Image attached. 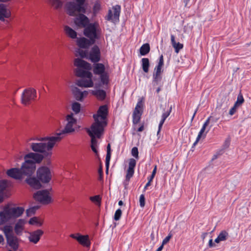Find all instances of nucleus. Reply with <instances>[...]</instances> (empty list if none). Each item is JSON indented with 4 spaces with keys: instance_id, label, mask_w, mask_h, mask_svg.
Segmentation results:
<instances>
[{
    "instance_id": "nucleus-18",
    "label": "nucleus",
    "mask_w": 251,
    "mask_h": 251,
    "mask_svg": "<svg viewBox=\"0 0 251 251\" xmlns=\"http://www.w3.org/2000/svg\"><path fill=\"white\" fill-rule=\"evenodd\" d=\"M43 234L44 231L40 229L30 232L28 239L30 242L36 244L39 241Z\"/></svg>"
},
{
    "instance_id": "nucleus-47",
    "label": "nucleus",
    "mask_w": 251,
    "mask_h": 251,
    "mask_svg": "<svg viewBox=\"0 0 251 251\" xmlns=\"http://www.w3.org/2000/svg\"><path fill=\"white\" fill-rule=\"evenodd\" d=\"M90 200L93 202L100 203L101 201V198L100 195H95L94 196L90 197Z\"/></svg>"
},
{
    "instance_id": "nucleus-20",
    "label": "nucleus",
    "mask_w": 251,
    "mask_h": 251,
    "mask_svg": "<svg viewBox=\"0 0 251 251\" xmlns=\"http://www.w3.org/2000/svg\"><path fill=\"white\" fill-rule=\"evenodd\" d=\"M72 93L75 99L78 101H82L85 96L87 94V92L84 91L83 92L76 87H75L72 89Z\"/></svg>"
},
{
    "instance_id": "nucleus-38",
    "label": "nucleus",
    "mask_w": 251,
    "mask_h": 251,
    "mask_svg": "<svg viewBox=\"0 0 251 251\" xmlns=\"http://www.w3.org/2000/svg\"><path fill=\"white\" fill-rule=\"evenodd\" d=\"M244 99L243 96L241 93L240 92L237 96V100L235 102L234 104H235V106L239 107L244 103Z\"/></svg>"
},
{
    "instance_id": "nucleus-59",
    "label": "nucleus",
    "mask_w": 251,
    "mask_h": 251,
    "mask_svg": "<svg viewBox=\"0 0 251 251\" xmlns=\"http://www.w3.org/2000/svg\"><path fill=\"white\" fill-rule=\"evenodd\" d=\"M134 173V169H128L127 170V173L126 175H127L129 176H132Z\"/></svg>"
},
{
    "instance_id": "nucleus-61",
    "label": "nucleus",
    "mask_w": 251,
    "mask_h": 251,
    "mask_svg": "<svg viewBox=\"0 0 251 251\" xmlns=\"http://www.w3.org/2000/svg\"><path fill=\"white\" fill-rule=\"evenodd\" d=\"M171 43H172V46H173L174 45H175V44H176V42L175 41V37L174 35L172 34L171 35Z\"/></svg>"
},
{
    "instance_id": "nucleus-37",
    "label": "nucleus",
    "mask_w": 251,
    "mask_h": 251,
    "mask_svg": "<svg viewBox=\"0 0 251 251\" xmlns=\"http://www.w3.org/2000/svg\"><path fill=\"white\" fill-rule=\"evenodd\" d=\"M8 187V182L6 179L0 180V192L4 193V191Z\"/></svg>"
},
{
    "instance_id": "nucleus-22",
    "label": "nucleus",
    "mask_w": 251,
    "mask_h": 251,
    "mask_svg": "<svg viewBox=\"0 0 251 251\" xmlns=\"http://www.w3.org/2000/svg\"><path fill=\"white\" fill-rule=\"evenodd\" d=\"M76 84L80 87H92L94 86V82L92 79H80L77 80Z\"/></svg>"
},
{
    "instance_id": "nucleus-9",
    "label": "nucleus",
    "mask_w": 251,
    "mask_h": 251,
    "mask_svg": "<svg viewBox=\"0 0 251 251\" xmlns=\"http://www.w3.org/2000/svg\"><path fill=\"white\" fill-rule=\"evenodd\" d=\"M86 0H75V2L70 1L67 4V13L71 16H75V11L85 13L86 12Z\"/></svg>"
},
{
    "instance_id": "nucleus-8",
    "label": "nucleus",
    "mask_w": 251,
    "mask_h": 251,
    "mask_svg": "<svg viewBox=\"0 0 251 251\" xmlns=\"http://www.w3.org/2000/svg\"><path fill=\"white\" fill-rule=\"evenodd\" d=\"M93 63L92 69L94 74L99 75L102 84L107 85L109 83V76L108 73L106 71L104 64L99 62Z\"/></svg>"
},
{
    "instance_id": "nucleus-55",
    "label": "nucleus",
    "mask_w": 251,
    "mask_h": 251,
    "mask_svg": "<svg viewBox=\"0 0 251 251\" xmlns=\"http://www.w3.org/2000/svg\"><path fill=\"white\" fill-rule=\"evenodd\" d=\"M230 139L229 138H227V139H226V140H225L224 144H223V148L224 149H226L227 148L229 145H230Z\"/></svg>"
},
{
    "instance_id": "nucleus-11",
    "label": "nucleus",
    "mask_w": 251,
    "mask_h": 251,
    "mask_svg": "<svg viewBox=\"0 0 251 251\" xmlns=\"http://www.w3.org/2000/svg\"><path fill=\"white\" fill-rule=\"evenodd\" d=\"M33 198L39 203L43 204H48L52 201L48 189L39 190L33 195Z\"/></svg>"
},
{
    "instance_id": "nucleus-41",
    "label": "nucleus",
    "mask_w": 251,
    "mask_h": 251,
    "mask_svg": "<svg viewBox=\"0 0 251 251\" xmlns=\"http://www.w3.org/2000/svg\"><path fill=\"white\" fill-rule=\"evenodd\" d=\"M50 2L56 9L61 8L62 6V2L60 0H50Z\"/></svg>"
},
{
    "instance_id": "nucleus-34",
    "label": "nucleus",
    "mask_w": 251,
    "mask_h": 251,
    "mask_svg": "<svg viewBox=\"0 0 251 251\" xmlns=\"http://www.w3.org/2000/svg\"><path fill=\"white\" fill-rule=\"evenodd\" d=\"M28 224L31 225H35L38 226H41L43 225V222L39 221L37 217H33L29 219Z\"/></svg>"
},
{
    "instance_id": "nucleus-51",
    "label": "nucleus",
    "mask_w": 251,
    "mask_h": 251,
    "mask_svg": "<svg viewBox=\"0 0 251 251\" xmlns=\"http://www.w3.org/2000/svg\"><path fill=\"white\" fill-rule=\"evenodd\" d=\"M141 116H139V115H136L135 116L132 115V123L133 125L137 124L140 121Z\"/></svg>"
},
{
    "instance_id": "nucleus-3",
    "label": "nucleus",
    "mask_w": 251,
    "mask_h": 251,
    "mask_svg": "<svg viewBox=\"0 0 251 251\" xmlns=\"http://www.w3.org/2000/svg\"><path fill=\"white\" fill-rule=\"evenodd\" d=\"M48 166L39 167L36 171V176L27 177L25 182L33 189L39 190L43 188V184H48L52 178L50 169Z\"/></svg>"
},
{
    "instance_id": "nucleus-39",
    "label": "nucleus",
    "mask_w": 251,
    "mask_h": 251,
    "mask_svg": "<svg viewBox=\"0 0 251 251\" xmlns=\"http://www.w3.org/2000/svg\"><path fill=\"white\" fill-rule=\"evenodd\" d=\"M163 72V69L162 68L155 67L153 73V76H162V74Z\"/></svg>"
},
{
    "instance_id": "nucleus-62",
    "label": "nucleus",
    "mask_w": 251,
    "mask_h": 251,
    "mask_svg": "<svg viewBox=\"0 0 251 251\" xmlns=\"http://www.w3.org/2000/svg\"><path fill=\"white\" fill-rule=\"evenodd\" d=\"M202 178H203V175L201 173L199 175H198V180H200V183L201 184V181L202 180Z\"/></svg>"
},
{
    "instance_id": "nucleus-14",
    "label": "nucleus",
    "mask_w": 251,
    "mask_h": 251,
    "mask_svg": "<svg viewBox=\"0 0 251 251\" xmlns=\"http://www.w3.org/2000/svg\"><path fill=\"white\" fill-rule=\"evenodd\" d=\"M90 23L89 19L83 13L78 15L74 19V24L78 28L84 29Z\"/></svg>"
},
{
    "instance_id": "nucleus-10",
    "label": "nucleus",
    "mask_w": 251,
    "mask_h": 251,
    "mask_svg": "<svg viewBox=\"0 0 251 251\" xmlns=\"http://www.w3.org/2000/svg\"><path fill=\"white\" fill-rule=\"evenodd\" d=\"M67 121V124L65 126L64 129L61 132L56 133L55 136L59 137L60 140L62 138L63 136L66 134L71 133L75 131V129L73 128V126L76 124V119L74 117L73 113L68 114L66 118Z\"/></svg>"
},
{
    "instance_id": "nucleus-15",
    "label": "nucleus",
    "mask_w": 251,
    "mask_h": 251,
    "mask_svg": "<svg viewBox=\"0 0 251 251\" xmlns=\"http://www.w3.org/2000/svg\"><path fill=\"white\" fill-rule=\"evenodd\" d=\"M76 43L80 49H88L90 46L94 45L96 42L86 37H81L77 38Z\"/></svg>"
},
{
    "instance_id": "nucleus-44",
    "label": "nucleus",
    "mask_w": 251,
    "mask_h": 251,
    "mask_svg": "<svg viewBox=\"0 0 251 251\" xmlns=\"http://www.w3.org/2000/svg\"><path fill=\"white\" fill-rule=\"evenodd\" d=\"M131 153L132 155L134 157H135L136 159L139 158V151L137 147H134L133 148H132Z\"/></svg>"
},
{
    "instance_id": "nucleus-32",
    "label": "nucleus",
    "mask_w": 251,
    "mask_h": 251,
    "mask_svg": "<svg viewBox=\"0 0 251 251\" xmlns=\"http://www.w3.org/2000/svg\"><path fill=\"white\" fill-rule=\"evenodd\" d=\"M114 10L113 18L115 20H119L120 14L121 12V7L120 5H116L113 7Z\"/></svg>"
},
{
    "instance_id": "nucleus-23",
    "label": "nucleus",
    "mask_w": 251,
    "mask_h": 251,
    "mask_svg": "<svg viewBox=\"0 0 251 251\" xmlns=\"http://www.w3.org/2000/svg\"><path fill=\"white\" fill-rule=\"evenodd\" d=\"M25 220L24 219H19L14 226V231L17 235H21L22 234L23 230H24V225L25 224Z\"/></svg>"
},
{
    "instance_id": "nucleus-21",
    "label": "nucleus",
    "mask_w": 251,
    "mask_h": 251,
    "mask_svg": "<svg viewBox=\"0 0 251 251\" xmlns=\"http://www.w3.org/2000/svg\"><path fill=\"white\" fill-rule=\"evenodd\" d=\"M143 98L139 99L133 111L132 115L135 116L136 115H139V116H141L143 112Z\"/></svg>"
},
{
    "instance_id": "nucleus-24",
    "label": "nucleus",
    "mask_w": 251,
    "mask_h": 251,
    "mask_svg": "<svg viewBox=\"0 0 251 251\" xmlns=\"http://www.w3.org/2000/svg\"><path fill=\"white\" fill-rule=\"evenodd\" d=\"M89 136L91 137V148L92 150V151L95 153L96 156L99 158V159H100L98 151L97 149L98 146H97V140L95 139V137L98 138L95 134H93L92 136H91L90 135Z\"/></svg>"
},
{
    "instance_id": "nucleus-13",
    "label": "nucleus",
    "mask_w": 251,
    "mask_h": 251,
    "mask_svg": "<svg viewBox=\"0 0 251 251\" xmlns=\"http://www.w3.org/2000/svg\"><path fill=\"white\" fill-rule=\"evenodd\" d=\"M86 59L90 60L92 63L99 62L100 61V50L98 45H94L91 48L90 51L87 53Z\"/></svg>"
},
{
    "instance_id": "nucleus-48",
    "label": "nucleus",
    "mask_w": 251,
    "mask_h": 251,
    "mask_svg": "<svg viewBox=\"0 0 251 251\" xmlns=\"http://www.w3.org/2000/svg\"><path fill=\"white\" fill-rule=\"evenodd\" d=\"M136 161L133 158H130L129 160L128 169H134L136 166Z\"/></svg>"
},
{
    "instance_id": "nucleus-4",
    "label": "nucleus",
    "mask_w": 251,
    "mask_h": 251,
    "mask_svg": "<svg viewBox=\"0 0 251 251\" xmlns=\"http://www.w3.org/2000/svg\"><path fill=\"white\" fill-rule=\"evenodd\" d=\"M24 159L25 161L20 168L23 176L32 177L36 170V164L42 162L43 157L39 153L30 152L24 156Z\"/></svg>"
},
{
    "instance_id": "nucleus-58",
    "label": "nucleus",
    "mask_w": 251,
    "mask_h": 251,
    "mask_svg": "<svg viewBox=\"0 0 251 251\" xmlns=\"http://www.w3.org/2000/svg\"><path fill=\"white\" fill-rule=\"evenodd\" d=\"M164 123H163L162 122L160 121L159 125H158V131H157V136H159V135L160 134V131L161 130V128L162 127V126L163 125Z\"/></svg>"
},
{
    "instance_id": "nucleus-26",
    "label": "nucleus",
    "mask_w": 251,
    "mask_h": 251,
    "mask_svg": "<svg viewBox=\"0 0 251 251\" xmlns=\"http://www.w3.org/2000/svg\"><path fill=\"white\" fill-rule=\"evenodd\" d=\"M64 30L66 34L72 39H77V33L72 28L68 25H65Z\"/></svg>"
},
{
    "instance_id": "nucleus-35",
    "label": "nucleus",
    "mask_w": 251,
    "mask_h": 251,
    "mask_svg": "<svg viewBox=\"0 0 251 251\" xmlns=\"http://www.w3.org/2000/svg\"><path fill=\"white\" fill-rule=\"evenodd\" d=\"M172 109V105L170 106L168 105V109L166 111L164 110V112L163 113L162 116H161V119L160 120L161 122H162L163 123H164L167 118L170 115V113H171Z\"/></svg>"
},
{
    "instance_id": "nucleus-50",
    "label": "nucleus",
    "mask_w": 251,
    "mask_h": 251,
    "mask_svg": "<svg viewBox=\"0 0 251 251\" xmlns=\"http://www.w3.org/2000/svg\"><path fill=\"white\" fill-rule=\"evenodd\" d=\"M35 211L34 210V208H33L32 207L27 209L26 210V214L27 217H30L32 215L35 214Z\"/></svg>"
},
{
    "instance_id": "nucleus-12",
    "label": "nucleus",
    "mask_w": 251,
    "mask_h": 251,
    "mask_svg": "<svg viewBox=\"0 0 251 251\" xmlns=\"http://www.w3.org/2000/svg\"><path fill=\"white\" fill-rule=\"evenodd\" d=\"M36 96V91L35 89L33 88L25 89L22 95V102L25 105L29 104L32 100L35 99Z\"/></svg>"
},
{
    "instance_id": "nucleus-31",
    "label": "nucleus",
    "mask_w": 251,
    "mask_h": 251,
    "mask_svg": "<svg viewBox=\"0 0 251 251\" xmlns=\"http://www.w3.org/2000/svg\"><path fill=\"white\" fill-rule=\"evenodd\" d=\"M203 133H204L203 126H202L201 129L198 134V135L196 138L195 142L193 143L191 150L188 152L189 154H190L191 152H193L194 151V149L195 147L198 144V143L200 141V139L202 137V136L203 134Z\"/></svg>"
},
{
    "instance_id": "nucleus-36",
    "label": "nucleus",
    "mask_w": 251,
    "mask_h": 251,
    "mask_svg": "<svg viewBox=\"0 0 251 251\" xmlns=\"http://www.w3.org/2000/svg\"><path fill=\"white\" fill-rule=\"evenodd\" d=\"M81 104L78 102L75 101L72 104V110L75 114H78L80 112L81 110Z\"/></svg>"
},
{
    "instance_id": "nucleus-30",
    "label": "nucleus",
    "mask_w": 251,
    "mask_h": 251,
    "mask_svg": "<svg viewBox=\"0 0 251 251\" xmlns=\"http://www.w3.org/2000/svg\"><path fill=\"white\" fill-rule=\"evenodd\" d=\"M2 231L5 236L6 239L11 237V236L14 235L13 233V228L10 225L5 226L2 229Z\"/></svg>"
},
{
    "instance_id": "nucleus-56",
    "label": "nucleus",
    "mask_w": 251,
    "mask_h": 251,
    "mask_svg": "<svg viewBox=\"0 0 251 251\" xmlns=\"http://www.w3.org/2000/svg\"><path fill=\"white\" fill-rule=\"evenodd\" d=\"M239 107L237 106H235V104H234L233 106L230 109L229 111V114L230 115H233L236 112L237 108Z\"/></svg>"
},
{
    "instance_id": "nucleus-60",
    "label": "nucleus",
    "mask_w": 251,
    "mask_h": 251,
    "mask_svg": "<svg viewBox=\"0 0 251 251\" xmlns=\"http://www.w3.org/2000/svg\"><path fill=\"white\" fill-rule=\"evenodd\" d=\"M5 195V193L0 192V203L4 201Z\"/></svg>"
},
{
    "instance_id": "nucleus-17",
    "label": "nucleus",
    "mask_w": 251,
    "mask_h": 251,
    "mask_svg": "<svg viewBox=\"0 0 251 251\" xmlns=\"http://www.w3.org/2000/svg\"><path fill=\"white\" fill-rule=\"evenodd\" d=\"M6 175L16 180H22L23 176L20 168H12L6 171Z\"/></svg>"
},
{
    "instance_id": "nucleus-46",
    "label": "nucleus",
    "mask_w": 251,
    "mask_h": 251,
    "mask_svg": "<svg viewBox=\"0 0 251 251\" xmlns=\"http://www.w3.org/2000/svg\"><path fill=\"white\" fill-rule=\"evenodd\" d=\"M173 47L175 49V52L176 53H178L180 50L183 48V45L182 44L178 42L175 44Z\"/></svg>"
},
{
    "instance_id": "nucleus-16",
    "label": "nucleus",
    "mask_w": 251,
    "mask_h": 251,
    "mask_svg": "<svg viewBox=\"0 0 251 251\" xmlns=\"http://www.w3.org/2000/svg\"><path fill=\"white\" fill-rule=\"evenodd\" d=\"M70 236L75 239L80 244L84 247H89L91 242L87 235H83L80 233L71 234Z\"/></svg>"
},
{
    "instance_id": "nucleus-52",
    "label": "nucleus",
    "mask_w": 251,
    "mask_h": 251,
    "mask_svg": "<svg viewBox=\"0 0 251 251\" xmlns=\"http://www.w3.org/2000/svg\"><path fill=\"white\" fill-rule=\"evenodd\" d=\"M172 237V234L171 233H169V234L163 239L162 244L164 246V245L169 242Z\"/></svg>"
},
{
    "instance_id": "nucleus-43",
    "label": "nucleus",
    "mask_w": 251,
    "mask_h": 251,
    "mask_svg": "<svg viewBox=\"0 0 251 251\" xmlns=\"http://www.w3.org/2000/svg\"><path fill=\"white\" fill-rule=\"evenodd\" d=\"M122 211L120 208L118 209L115 212L114 216V219L115 221H119L122 216Z\"/></svg>"
},
{
    "instance_id": "nucleus-25",
    "label": "nucleus",
    "mask_w": 251,
    "mask_h": 251,
    "mask_svg": "<svg viewBox=\"0 0 251 251\" xmlns=\"http://www.w3.org/2000/svg\"><path fill=\"white\" fill-rule=\"evenodd\" d=\"M92 93L100 100H104L106 97V91L103 89H99L93 91Z\"/></svg>"
},
{
    "instance_id": "nucleus-29",
    "label": "nucleus",
    "mask_w": 251,
    "mask_h": 251,
    "mask_svg": "<svg viewBox=\"0 0 251 251\" xmlns=\"http://www.w3.org/2000/svg\"><path fill=\"white\" fill-rule=\"evenodd\" d=\"M141 63L143 71L146 73H148L150 67L149 59L148 58H143L141 60Z\"/></svg>"
},
{
    "instance_id": "nucleus-64",
    "label": "nucleus",
    "mask_w": 251,
    "mask_h": 251,
    "mask_svg": "<svg viewBox=\"0 0 251 251\" xmlns=\"http://www.w3.org/2000/svg\"><path fill=\"white\" fill-rule=\"evenodd\" d=\"M4 241V239L3 236L1 234H0V244L3 245Z\"/></svg>"
},
{
    "instance_id": "nucleus-19",
    "label": "nucleus",
    "mask_w": 251,
    "mask_h": 251,
    "mask_svg": "<svg viewBox=\"0 0 251 251\" xmlns=\"http://www.w3.org/2000/svg\"><path fill=\"white\" fill-rule=\"evenodd\" d=\"M18 241V238L15 235L6 238L7 244L14 251H17L19 248Z\"/></svg>"
},
{
    "instance_id": "nucleus-6",
    "label": "nucleus",
    "mask_w": 251,
    "mask_h": 251,
    "mask_svg": "<svg viewBox=\"0 0 251 251\" xmlns=\"http://www.w3.org/2000/svg\"><path fill=\"white\" fill-rule=\"evenodd\" d=\"M74 65L77 67L76 70L77 76L92 79L93 74L90 72L92 69L91 64L81 58H77L74 60Z\"/></svg>"
},
{
    "instance_id": "nucleus-2",
    "label": "nucleus",
    "mask_w": 251,
    "mask_h": 251,
    "mask_svg": "<svg viewBox=\"0 0 251 251\" xmlns=\"http://www.w3.org/2000/svg\"><path fill=\"white\" fill-rule=\"evenodd\" d=\"M109 113L108 107L107 104L100 105L97 113L93 115L95 120L91 126V129L88 130L89 135L91 136L95 134L98 138H100L103 133L104 127L107 124V118Z\"/></svg>"
},
{
    "instance_id": "nucleus-40",
    "label": "nucleus",
    "mask_w": 251,
    "mask_h": 251,
    "mask_svg": "<svg viewBox=\"0 0 251 251\" xmlns=\"http://www.w3.org/2000/svg\"><path fill=\"white\" fill-rule=\"evenodd\" d=\"M228 236V233L226 231L223 230L220 232L218 237L219 238L220 240L224 241L226 240Z\"/></svg>"
},
{
    "instance_id": "nucleus-63",
    "label": "nucleus",
    "mask_w": 251,
    "mask_h": 251,
    "mask_svg": "<svg viewBox=\"0 0 251 251\" xmlns=\"http://www.w3.org/2000/svg\"><path fill=\"white\" fill-rule=\"evenodd\" d=\"M156 171H157V166L155 165L151 175H152L155 176L156 173Z\"/></svg>"
},
{
    "instance_id": "nucleus-33",
    "label": "nucleus",
    "mask_w": 251,
    "mask_h": 251,
    "mask_svg": "<svg viewBox=\"0 0 251 251\" xmlns=\"http://www.w3.org/2000/svg\"><path fill=\"white\" fill-rule=\"evenodd\" d=\"M162 76H153L152 75V85L155 86H163L162 82Z\"/></svg>"
},
{
    "instance_id": "nucleus-49",
    "label": "nucleus",
    "mask_w": 251,
    "mask_h": 251,
    "mask_svg": "<svg viewBox=\"0 0 251 251\" xmlns=\"http://www.w3.org/2000/svg\"><path fill=\"white\" fill-rule=\"evenodd\" d=\"M145 197L144 194L140 195L139 198V203L141 207H144L145 205Z\"/></svg>"
},
{
    "instance_id": "nucleus-1",
    "label": "nucleus",
    "mask_w": 251,
    "mask_h": 251,
    "mask_svg": "<svg viewBox=\"0 0 251 251\" xmlns=\"http://www.w3.org/2000/svg\"><path fill=\"white\" fill-rule=\"evenodd\" d=\"M40 141H48L45 142L31 143L29 147L33 153H37L43 157L45 160V164L50 166L51 164L50 157L52 155V150L57 142L60 141L59 137L52 136L41 138L39 139Z\"/></svg>"
},
{
    "instance_id": "nucleus-57",
    "label": "nucleus",
    "mask_w": 251,
    "mask_h": 251,
    "mask_svg": "<svg viewBox=\"0 0 251 251\" xmlns=\"http://www.w3.org/2000/svg\"><path fill=\"white\" fill-rule=\"evenodd\" d=\"M113 13L111 10H109L108 12V15L107 16V20L111 21L112 20Z\"/></svg>"
},
{
    "instance_id": "nucleus-42",
    "label": "nucleus",
    "mask_w": 251,
    "mask_h": 251,
    "mask_svg": "<svg viewBox=\"0 0 251 251\" xmlns=\"http://www.w3.org/2000/svg\"><path fill=\"white\" fill-rule=\"evenodd\" d=\"M111 152H109V151L107 152L106 158H105V166L106 168V172H108V168L110 164V160L111 158Z\"/></svg>"
},
{
    "instance_id": "nucleus-53",
    "label": "nucleus",
    "mask_w": 251,
    "mask_h": 251,
    "mask_svg": "<svg viewBox=\"0 0 251 251\" xmlns=\"http://www.w3.org/2000/svg\"><path fill=\"white\" fill-rule=\"evenodd\" d=\"M98 174H99V179L100 180L102 179L103 178V170L102 166L101 165L98 169Z\"/></svg>"
},
{
    "instance_id": "nucleus-5",
    "label": "nucleus",
    "mask_w": 251,
    "mask_h": 251,
    "mask_svg": "<svg viewBox=\"0 0 251 251\" xmlns=\"http://www.w3.org/2000/svg\"><path fill=\"white\" fill-rule=\"evenodd\" d=\"M25 211V209L21 206H10L7 204L3 210L0 211V225H2L10 220L15 219L21 217Z\"/></svg>"
},
{
    "instance_id": "nucleus-45",
    "label": "nucleus",
    "mask_w": 251,
    "mask_h": 251,
    "mask_svg": "<svg viewBox=\"0 0 251 251\" xmlns=\"http://www.w3.org/2000/svg\"><path fill=\"white\" fill-rule=\"evenodd\" d=\"M164 58H163V55L162 54H161L158 60H157V64L156 65L155 67H160V68H163V67L164 66Z\"/></svg>"
},
{
    "instance_id": "nucleus-27",
    "label": "nucleus",
    "mask_w": 251,
    "mask_h": 251,
    "mask_svg": "<svg viewBox=\"0 0 251 251\" xmlns=\"http://www.w3.org/2000/svg\"><path fill=\"white\" fill-rule=\"evenodd\" d=\"M0 14L2 17V20L3 21L5 18H8L10 16V13L7 10L6 5L4 4H0Z\"/></svg>"
},
{
    "instance_id": "nucleus-28",
    "label": "nucleus",
    "mask_w": 251,
    "mask_h": 251,
    "mask_svg": "<svg viewBox=\"0 0 251 251\" xmlns=\"http://www.w3.org/2000/svg\"><path fill=\"white\" fill-rule=\"evenodd\" d=\"M151 48L149 43L143 44L139 49V52L141 56H145L150 51Z\"/></svg>"
},
{
    "instance_id": "nucleus-54",
    "label": "nucleus",
    "mask_w": 251,
    "mask_h": 251,
    "mask_svg": "<svg viewBox=\"0 0 251 251\" xmlns=\"http://www.w3.org/2000/svg\"><path fill=\"white\" fill-rule=\"evenodd\" d=\"M78 53L79 55L81 58H86V57L87 56V53H88V52H87L86 50L84 51L82 50H80L78 51Z\"/></svg>"
},
{
    "instance_id": "nucleus-7",
    "label": "nucleus",
    "mask_w": 251,
    "mask_h": 251,
    "mask_svg": "<svg viewBox=\"0 0 251 251\" xmlns=\"http://www.w3.org/2000/svg\"><path fill=\"white\" fill-rule=\"evenodd\" d=\"M83 33L86 37L96 42V41L100 38L101 29L97 22H90L83 29Z\"/></svg>"
}]
</instances>
